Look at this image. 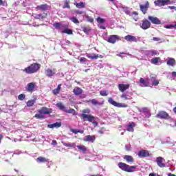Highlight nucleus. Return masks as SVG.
<instances>
[{
	"instance_id": "obj_1",
	"label": "nucleus",
	"mask_w": 176,
	"mask_h": 176,
	"mask_svg": "<svg viewBox=\"0 0 176 176\" xmlns=\"http://www.w3.org/2000/svg\"><path fill=\"white\" fill-rule=\"evenodd\" d=\"M41 68V64L39 63H33L31 65L25 67L23 69V72L26 74H35V72H38V70Z\"/></svg>"
},
{
	"instance_id": "obj_2",
	"label": "nucleus",
	"mask_w": 176,
	"mask_h": 176,
	"mask_svg": "<svg viewBox=\"0 0 176 176\" xmlns=\"http://www.w3.org/2000/svg\"><path fill=\"white\" fill-rule=\"evenodd\" d=\"M118 167L122 170V171H126V173H134L135 168H137V166H130L123 162L118 163Z\"/></svg>"
},
{
	"instance_id": "obj_3",
	"label": "nucleus",
	"mask_w": 176,
	"mask_h": 176,
	"mask_svg": "<svg viewBox=\"0 0 176 176\" xmlns=\"http://www.w3.org/2000/svg\"><path fill=\"white\" fill-rule=\"evenodd\" d=\"M108 102H109V104H111V105H113L117 108H127V107H129V105L125 103L116 102V101L113 100L112 98H109Z\"/></svg>"
},
{
	"instance_id": "obj_4",
	"label": "nucleus",
	"mask_w": 176,
	"mask_h": 176,
	"mask_svg": "<svg viewBox=\"0 0 176 176\" xmlns=\"http://www.w3.org/2000/svg\"><path fill=\"white\" fill-rule=\"evenodd\" d=\"M81 119H82L84 122H93V120H96V117L90 114H81Z\"/></svg>"
},
{
	"instance_id": "obj_5",
	"label": "nucleus",
	"mask_w": 176,
	"mask_h": 176,
	"mask_svg": "<svg viewBox=\"0 0 176 176\" xmlns=\"http://www.w3.org/2000/svg\"><path fill=\"white\" fill-rule=\"evenodd\" d=\"M168 2H170V0H156L154 1V5L155 6H164L168 5Z\"/></svg>"
},
{
	"instance_id": "obj_6",
	"label": "nucleus",
	"mask_w": 176,
	"mask_h": 176,
	"mask_svg": "<svg viewBox=\"0 0 176 176\" xmlns=\"http://www.w3.org/2000/svg\"><path fill=\"white\" fill-rule=\"evenodd\" d=\"M45 74L46 76L52 78V76H54V75H56V69L47 68L45 70Z\"/></svg>"
},
{
	"instance_id": "obj_7",
	"label": "nucleus",
	"mask_w": 176,
	"mask_h": 176,
	"mask_svg": "<svg viewBox=\"0 0 176 176\" xmlns=\"http://www.w3.org/2000/svg\"><path fill=\"white\" fill-rule=\"evenodd\" d=\"M164 162H166V160H164V158L162 157H157L156 158V162L157 166H159V167H161V168L166 167V164H164Z\"/></svg>"
},
{
	"instance_id": "obj_8",
	"label": "nucleus",
	"mask_w": 176,
	"mask_h": 176,
	"mask_svg": "<svg viewBox=\"0 0 176 176\" xmlns=\"http://www.w3.org/2000/svg\"><path fill=\"white\" fill-rule=\"evenodd\" d=\"M118 89L120 91L124 93V91H126V90H129V89H130V84H120L118 85Z\"/></svg>"
},
{
	"instance_id": "obj_9",
	"label": "nucleus",
	"mask_w": 176,
	"mask_h": 176,
	"mask_svg": "<svg viewBox=\"0 0 176 176\" xmlns=\"http://www.w3.org/2000/svg\"><path fill=\"white\" fill-rule=\"evenodd\" d=\"M156 117L160 119H168V113L166 111H160L157 114Z\"/></svg>"
},
{
	"instance_id": "obj_10",
	"label": "nucleus",
	"mask_w": 176,
	"mask_h": 176,
	"mask_svg": "<svg viewBox=\"0 0 176 176\" xmlns=\"http://www.w3.org/2000/svg\"><path fill=\"white\" fill-rule=\"evenodd\" d=\"M151 27V22L148 20L143 21L142 24H140V28H142V30H148Z\"/></svg>"
},
{
	"instance_id": "obj_11",
	"label": "nucleus",
	"mask_w": 176,
	"mask_h": 176,
	"mask_svg": "<svg viewBox=\"0 0 176 176\" xmlns=\"http://www.w3.org/2000/svg\"><path fill=\"white\" fill-rule=\"evenodd\" d=\"M140 10L145 14L148 10V8H149V3L147 1L145 4H142L140 6Z\"/></svg>"
},
{
	"instance_id": "obj_12",
	"label": "nucleus",
	"mask_w": 176,
	"mask_h": 176,
	"mask_svg": "<svg viewBox=\"0 0 176 176\" xmlns=\"http://www.w3.org/2000/svg\"><path fill=\"white\" fill-rule=\"evenodd\" d=\"M119 39L117 35H111L109 37L107 42L109 43H116V41Z\"/></svg>"
},
{
	"instance_id": "obj_13",
	"label": "nucleus",
	"mask_w": 176,
	"mask_h": 176,
	"mask_svg": "<svg viewBox=\"0 0 176 176\" xmlns=\"http://www.w3.org/2000/svg\"><path fill=\"white\" fill-rule=\"evenodd\" d=\"M38 113H41V115H47L50 113V109L47 107H42L38 110Z\"/></svg>"
},
{
	"instance_id": "obj_14",
	"label": "nucleus",
	"mask_w": 176,
	"mask_h": 176,
	"mask_svg": "<svg viewBox=\"0 0 176 176\" xmlns=\"http://www.w3.org/2000/svg\"><path fill=\"white\" fill-rule=\"evenodd\" d=\"M34 89H35V83L34 82H30L28 84L26 87V90L29 93H32L34 91Z\"/></svg>"
},
{
	"instance_id": "obj_15",
	"label": "nucleus",
	"mask_w": 176,
	"mask_h": 176,
	"mask_svg": "<svg viewBox=\"0 0 176 176\" xmlns=\"http://www.w3.org/2000/svg\"><path fill=\"white\" fill-rule=\"evenodd\" d=\"M125 41H127V42H137V37L131 35H127L124 36Z\"/></svg>"
},
{
	"instance_id": "obj_16",
	"label": "nucleus",
	"mask_w": 176,
	"mask_h": 176,
	"mask_svg": "<svg viewBox=\"0 0 176 176\" xmlns=\"http://www.w3.org/2000/svg\"><path fill=\"white\" fill-rule=\"evenodd\" d=\"M83 141L85 142H93L94 141H96V136L87 135L83 138Z\"/></svg>"
},
{
	"instance_id": "obj_17",
	"label": "nucleus",
	"mask_w": 176,
	"mask_h": 176,
	"mask_svg": "<svg viewBox=\"0 0 176 176\" xmlns=\"http://www.w3.org/2000/svg\"><path fill=\"white\" fill-rule=\"evenodd\" d=\"M138 155L139 157H146L147 156H149V152L146 150H142L138 152Z\"/></svg>"
},
{
	"instance_id": "obj_18",
	"label": "nucleus",
	"mask_w": 176,
	"mask_h": 176,
	"mask_svg": "<svg viewBox=\"0 0 176 176\" xmlns=\"http://www.w3.org/2000/svg\"><path fill=\"white\" fill-rule=\"evenodd\" d=\"M36 9L37 10H42L43 12L45 11V10H49V5L43 4V5L37 6L36 7Z\"/></svg>"
},
{
	"instance_id": "obj_19",
	"label": "nucleus",
	"mask_w": 176,
	"mask_h": 176,
	"mask_svg": "<svg viewBox=\"0 0 176 176\" xmlns=\"http://www.w3.org/2000/svg\"><path fill=\"white\" fill-rule=\"evenodd\" d=\"M135 127V123L134 122H129L127 125L126 131H129L131 133L134 132V128Z\"/></svg>"
},
{
	"instance_id": "obj_20",
	"label": "nucleus",
	"mask_w": 176,
	"mask_h": 176,
	"mask_svg": "<svg viewBox=\"0 0 176 176\" xmlns=\"http://www.w3.org/2000/svg\"><path fill=\"white\" fill-rule=\"evenodd\" d=\"M140 86L142 87H148L149 86V81L148 80H144V78H141L140 79Z\"/></svg>"
},
{
	"instance_id": "obj_21",
	"label": "nucleus",
	"mask_w": 176,
	"mask_h": 176,
	"mask_svg": "<svg viewBox=\"0 0 176 176\" xmlns=\"http://www.w3.org/2000/svg\"><path fill=\"white\" fill-rule=\"evenodd\" d=\"M148 20H150L153 24H160L161 23L159 18L155 16H148Z\"/></svg>"
},
{
	"instance_id": "obj_22",
	"label": "nucleus",
	"mask_w": 176,
	"mask_h": 176,
	"mask_svg": "<svg viewBox=\"0 0 176 176\" xmlns=\"http://www.w3.org/2000/svg\"><path fill=\"white\" fill-rule=\"evenodd\" d=\"M73 93L75 96H79V94H82V93H83V89L78 87H75L73 90Z\"/></svg>"
},
{
	"instance_id": "obj_23",
	"label": "nucleus",
	"mask_w": 176,
	"mask_h": 176,
	"mask_svg": "<svg viewBox=\"0 0 176 176\" xmlns=\"http://www.w3.org/2000/svg\"><path fill=\"white\" fill-rule=\"evenodd\" d=\"M47 127L49 129H58V127H61L60 122H56L54 124H48Z\"/></svg>"
},
{
	"instance_id": "obj_24",
	"label": "nucleus",
	"mask_w": 176,
	"mask_h": 176,
	"mask_svg": "<svg viewBox=\"0 0 176 176\" xmlns=\"http://www.w3.org/2000/svg\"><path fill=\"white\" fill-rule=\"evenodd\" d=\"M124 159L128 163H133V162H134V158H133V157H131V155H124Z\"/></svg>"
},
{
	"instance_id": "obj_25",
	"label": "nucleus",
	"mask_w": 176,
	"mask_h": 176,
	"mask_svg": "<svg viewBox=\"0 0 176 176\" xmlns=\"http://www.w3.org/2000/svg\"><path fill=\"white\" fill-rule=\"evenodd\" d=\"M62 144L64 145V146H67V148H74V149H76L75 143L62 142Z\"/></svg>"
},
{
	"instance_id": "obj_26",
	"label": "nucleus",
	"mask_w": 176,
	"mask_h": 176,
	"mask_svg": "<svg viewBox=\"0 0 176 176\" xmlns=\"http://www.w3.org/2000/svg\"><path fill=\"white\" fill-rule=\"evenodd\" d=\"M87 57H88V58H91V60H97V58H98V54H87Z\"/></svg>"
},
{
	"instance_id": "obj_27",
	"label": "nucleus",
	"mask_w": 176,
	"mask_h": 176,
	"mask_svg": "<svg viewBox=\"0 0 176 176\" xmlns=\"http://www.w3.org/2000/svg\"><path fill=\"white\" fill-rule=\"evenodd\" d=\"M36 162L38 163H46V162H49V160L47 159V158H45L43 157H38L37 159H36Z\"/></svg>"
},
{
	"instance_id": "obj_28",
	"label": "nucleus",
	"mask_w": 176,
	"mask_h": 176,
	"mask_svg": "<svg viewBox=\"0 0 176 176\" xmlns=\"http://www.w3.org/2000/svg\"><path fill=\"white\" fill-rule=\"evenodd\" d=\"M167 64L168 65H170V67H174V65H175V59L173 58H169L167 61Z\"/></svg>"
},
{
	"instance_id": "obj_29",
	"label": "nucleus",
	"mask_w": 176,
	"mask_h": 176,
	"mask_svg": "<svg viewBox=\"0 0 176 176\" xmlns=\"http://www.w3.org/2000/svg\"><path fill=\"white\" fill-rule=\"evenodd\" d=\"M88 102H91V104H93V105H102V104H104V102H99L96 99H92V100L88 101Z\"/></svg>"
},
{
	"instance_id": "obj_30",
	"label": "nucleus",
	"mask_w": 176,
	"mask_h": 176,
	"mask_svg": "<svg viewBox=\"0 0 176 176\" xmlns=\"http://www.w3.org/2000/svg\"><path fill=\"white\" fill-rule=\"evenodd\" d=\"M56 107L59 108V109H60L61 111H63L64 112H65V109H67L65 106H64L61 102L57 103Z\"/></svg>"
},
{
	"instance_id": "obj_31",
	"label": "nucleus",
	"mask_w": 176,
	"mask_h": 176,
	"mask_svg": "<svg viewBox=\"0 0 176 176\" xmlns=\"http://www.w3.org/2000/svg\"><path fill=\"white\" fill-rule=\"evenodd\" d=\"M160 61V58L155 57L151 59V64H155V65H157V63Z\"/></svg>"
},
{
	"instance_id": "obj_32",
	"label": "nucleus",
	"mask_w": 176,
	"mask_h": 176,
	"mask_svg": "<svg viewBox=\"0 0 176 176\" xmlns=\"http://www.w3.org/2000/svg\"><path fill=\"white\" fill-rule=\"evenodd\" d=\"M121 98H122L123 100H124V101H127V100H131V97H130L129 96H128L127 94H126L125 93H123L121 95Z\"/></svg>"
},
{
	"instance_id": "obj_33",
	"label": "nucleus",
	"mask_w": 176,
	"mask_h": 176,
	"mask_svg": "<svg viewBox=\"0 0 176 176\" xmlns=\"http://www.w3.org/2000/svg\"><path fill=\"white\" fill-rule=\"evenodd\" d=\"M96 21H97L98 23L99 24H104L105 23V19H102L100 16H98L96 19Z\"/></svg>"
},
{
	"instance_id": "obj_34",
	"label": "nucleus",
	"mask_w": 176,
	"mask_h": 176,
	"mask_svg": "<svg viewBox=\"0 0 176 176\" xmlns=\"http://www.w3.org/2000/svg\"><path fill=\"white\" fill-rule=\"evenodd\" d=\"M71 6H69V0H65V3L63 6V9H69Z\"/></svg>"
},
{
	"instance_id": "obj_35",
	"label": "nucleus",
	"mask_w": 176,
	"mask_h": 176,
	"mask_svg": "<svg viewBox=\"0 0 176 176\" xmlns=\"http://www.w3.org/2000/svg\"><path fill=\"white\" fill-rule=\"evenodd\" d=\"M33 16H34V19H40L41 20H43V19L46 18V16L42 15V14H34Z\"/></svg>"
},
{
	"instance_id": "obj_36",
	"label": "nucleus",
	"mask_w": 176,
	"mask_h": 176,
	"mask_svg": "<svg viewBox=\"0 0 176 176\" xmlns=\"http://www.w3.org/2000/svg\"><path fill=\"white\" fill-rule=\"evenodd\" d=\"M77 148L78 149H79V151H82V152H86V151H87V148H86V146L83 145L77 146Z\"/></svg>"
},
{
	"instance_id": "obj_37",
	"label": "nucleus",
	"mask_w": 176,
	"mask_h": 176,
	"mask_svg": "<svg viewBox=\"0 0 176 176\" xmlns=\"http://www.w3.org/2000/svg\"><path fill=\"white\" fill-rule=\"evenodd\" d=\"M65 112H67V113H72V115H75L76 111L74 109H65Z\"/></svg>"
},
{
	"instance_id": "obj_38",
	"label": "nucleus",
	"mask_w": 176,
	"mask_h": 176,
	"mask_svg": "<svg viewBox=\"0 0 176 176\" xmlns=\"http://www.w3.org/2000/svg\"><path fill=\"white\" fill-rule=\"evenodd\" d=\"M63 34H67V35H72L73 32L71 30H69L68 28L63 30L62 31Z\"/></svg>"
},
{
	"instance_id": "obj_39",
	"label": "nucleus",
	"mask_w": 176,
	"mask_h": 176,
	"mask_svg": "<svg viewBox=\"0 0 176 176\" xmlns=\"http://www.w3.org/2000/svg\"><path fill=\"white\" fill-rule=\"evenodd\" d=\"M74 5L78 8H85V3L83 2L75 3Z\"/></svg>"
},
{
	"instance_id": "obj_40",
	"label": "nucleus",
	"mask_w": 176,
	"mask_h": 176,
	"mask_svg": "<svg viewBox=\"0 0 176 176\" xmlns=\"http://www.w3.org/2000/svg\"><path fill=\"white\" fill-rule=\"evenodd\" d=\"M153 40L155 42H159V43H162V42H164V40L163 38H160L159 37H153Z\"/></svg>"
},
{
	"instance_id": "obj_41",
	"label": "nucleus",
	"mask_w": 176,
	"mask_h": 176,
	"mask_svg": "<svg viewBox=\"0 0 176 176\" xmlns=\"http://www.w3.org/2000/svg\"><path fill=\"white\" fill-rule=\"evenodd\" d=\"M70 20L72 23H74V24H79V20H78L75 16L70 18Z\"/></svg>"
},
{
	"instance_id": "obj_42",
	"label": "nucleus",
	"mask_w": 176,
	"mask_h": 176,
	"mask_svg": "<svg viewBox=\"0 0 176 176\" xmlns=\"http://www.w3.org/2000/svg\"><path fill=\"white\" fill-rule=\"evenodd\" d=\"M159 54L156 50H150V57H153V56H157Z\"/></svg>"
},
{
	"instance_id": "obj_43",
	"label": "nucleus",
	"mask_w": 176,
	"mask_h": 176,
	"mask_svg": "<svg viewBox=\"0 0 176 176\" xmlns=\"http://www.w3.org/2000/svg\"><path fill=\"white\" fill-rule=\"evenodd\" d=\"M35 104V100H30L27 102V107H32Z\"/></svg>"
},
{
	"instance_id": "obj_44",
	"label": "nucleus",
	"mask_w": 176,
	"mask_h": 176,
	"mask_svg": "<svg viewBox=\"0 0 176 176\" xmlns=\"http://www.w3.org/2000/svg\"><path fill=\"white\" fill-rule=\"evenodd\" d=\"M67 28H68V25L63 24L60 25L59 30L63 32V31H64V30H67Z\"/></svg>"
},
{
	"instance_id": "obj_45",
	"label": "nucleus",
	"mask_w": 176,
	"mask_h": 176,
	"mask_svg": "<svg viewBox=\"0 0 176 176\" xmlns=\"http://www.w3.org/2000/svg\"><path fill=\"white\" fill-rule=\"evenodd\" d=\"M90 28L87 27V28H82V31L83 32H85V34H89V32H90Z\"/></svg>"
},
{
	"instance_id": "obj_46",
	"label": "nucleus",
	"mask_w": 176,
	"mask_h": 176,
	"mask_svg": "<svg viewBox=\"0 0 176 176\" xmlns=\"http://www.w3.org/2000/svg\"><path fill=\"white\" fill-rule=\"evenodd\" d=\"M100 96H102L103 97H105V96H108V91H100Z\"/></svg>"
},
{
	"instance_id": "obj_47",
	"label": "nucleus",
	"mask_w": 176,
	"mask_h": 176,
	"mask_svg": "<svg viewBox=\"0 0 176 176\" xmlns=\"http://www.w3.org/2000/svg\"><path fill=\"white\" fill-rule=\"evenodd\" d=\"M89 113H90V110L89 109L82 110V115H89Z\"/></svg>"
},
{
	"instance_id": "obj_48",
	"label": "nucleus",
	"mask_w": 176,
	"mask_h": 176,
	"mask_svg": "<svg viewBox=\"0 0 176 176\" xmlns=\"http://www.w3.org/2000/svg\"><path fill=\"white\" fill-rule=\"evenodd\" d=\"M164 28H166L167 30H172L173 28H175V26L174 25H168L164 26Z\"/></svg>"
},
{
	"instance_id": "obj_49",
	"label": "nucleus",
	"mask_w": 176,
	"mask_h": 176,
	"mask_svg": "<svg viewBox=\"0 0 176 176\" xmlns=\"http://www.w3.org/2000/svg\"><path fill=\"white\" fill-rule=\"evenodd\" d=\"M0 6H8V3L5 1L0 0Z\"/></svg>"
},
{
	"instance_id": "obj_50",
	"label": "nucleus",
	"mask_w": 176,
	"mask_h": 176,
	"mask_svg": "<svg viewBox=\"0 0 176 176\" xmlns=\"http://www.w3.org/2000/svg\"><path fill=\"white\" fill-rule=\"evenodd\" d=\"M18 98H19V100H20L21 101H23V100H25V95H24V94H20V95L18 96Z\"/></svg>"
},
{
	"instance_id": "obj_51",
	"label": "nucleus",
	"mask_w": 176,
	"mask_h": 176,
	"mask_svg": "<svg viewBox=\"0 0 176 176\" xmlns=\"http://www.w3.org/2000/svg\"><path fill=\"white\" fill-rule=\"evenodd\" d=\"M87 19V21H89V23H93L94 21V19L89 16H85Z\"/></svg>"
},
{
	"instance_id": "obj_52",
	"label": "nucleus",
	"mask_w": 176,
	"mask_h": 176,
	"mask_svg": "<svg viewBox=\"0 0 176 176\" xmlns=\"http://www.w3.org/2000/svg\"><path fill=\"white\" fill-rule=\"evenodd\" d=\"M143 53L145 54V56H148V57H151V50L144 51Z\"/></svg>"
},
{
	"instance_id": "obj_53",
	"label": "nucleus",
	"mask_w": 176,
	"mask_h": 176,
	"mask_svg": "<svg viewBox=\"0 0 176 176\" xmlns=\"http://www.w3.org/2000/svg\"><path fill=\"white\" fill-rule=\"evenodd\" d=\"M34 118H36V119H42V118H43V116L41 113L35 114Z\"/></svg>"
},
{
	"instance_id": "obj_54",
	"label": "nucleus",
	"mask_w": 176,
	"mask_h": 176,
	"mask_svg": "<svg viewBox=\"0 0 176 176\" xmlns=\"http://www.w3.org/2000/svg\"><path fill=\"white\" fill-rule=\"evenodd\" d=\"M58 93H60V91L57 88L53 90V94L55 96H56V94H58Z\"/></svg>"
},
{
	"instance_id": "obj_55",
	"label": "nucleus",
	"mask_w": 176,
	"mask_h": 176,
	"mask_svg": "<svg viewBox=\"0 0 176 176\" xmlns=\"http://www.w3.org/2000/svg\"><path fill=\"white\" fill-rule=\"evenodd\" d=\"M61 24H60L59 23H56L55 24H54V27H55V28H59L60 27Z\"/></svg>"
},
{
	"instance_id": "obj_56",
	"label": "nucleus",
	"mask_w": 176,
	"mask_h": 176,
	"mask_svg": "<svg viewBox=\"0 0 176 176\" xmlns=\"http://www.w3.org/2000/svg\"><path fill=\"white\" fill-rule=\"evenodd\" d=\"M159 85V80H155L153 82V86H157Z\"/></svg>"
},
{
	"instance_id": "obj_57",
	"label": "nucleus",
	"mask_w": 176,
	"mask_h": 176,
	"mask_svg": "<svg viewBox=\"0 0 176 176\" xmlns=\"http://www.w3.org/2000/svg\"><path fill=\"white\" fill-rule=\"evenodd\" d=\"M91 123H92L94 126V127H96L98 126V123L96 121V120L91 121Z\"/></svg>"
},
{
	"instance_id": "obj_58",
	"label": "nucleus",
	"mask_w": 176,
	"mask_h": 176,
	"mask_svg": "<svg viewBox=\"0 0 176 176\" xmlns=\"http://www.w3.org/2000/svg\"><path fill=\"white\" fill-rule=\"evenodd\" d=\"M70 131H72V133H74V134H78V130L76 129H71Z\"/></svg>"
},
{
	"instance_id": "obj_59",
	"label": "nucleus",
	"mask_w": 176,
	"mask_h": 176,
	"mask_svg": "<svg viewBox=\"0 0 176 176\" xmlns=\"http://www.w3.org/2000/svg\"><path fill=\"white\" fill-rule=\"evenodd\" d=\"M168 9H170L171 10H176L175 6H168Z\"/></svg>"
},
{
	"instance_id": "obj_60",
	"label": "nucleus",
	"mask_w": 176,
	"mask_h": 176,
	"mask_svg": "<svg viewBox=\"0 0 176 176\" xmlns=\"http://www.w3.org/2000/svg\"><path fill=\"white\" fill-rule=\"evenodd\" d=\"M80 63L86 62V58H85V57L80 58Z\"/></svg>"
},
{
	"instance_id": "obj_61",
	"label": "nucleus",
	"mask_w": 176,
	"mask_h": 176,
	"mask_svg": "<svg viewBox=\"0 0 176 176\" xmlns=\"http://www.w3.org/2000/svg\"><path fill=\"white\" fill-rule=\"evenodd\" d=\"M76 13L77 14H82L83 13V11L76 10Z\"/></svg>"
},
{
	"instance_id": "obj_62",
	"label": "nucleus",
	"mask_w": 176,
	"mask_h": 176,
	"mask_svg": "<svg viewBox=\"0 0 176 176\" xmlns=\"http://www.w3.org/2000/svg\"><path fill=\"white\" fill-rule=\"evenodd\" d=\"M52 144V145H57V142L56 140H53Z\"/></svg>"
},
{
	"instance_id": "obj_63",
	"label": "nucleus",
	"mask_w": 176,
	"mask_h": 176,
	"mask_svg": "<svg viewBox=\"0 0 176 176\" xmlns=\"http://www.w3.org/2000/svg\"><path fill=\"white\" fill-rule=\"evenodd\" d=\"M157 175L155 174V173H150L149 176H157Z\"/></svg>"
},
{
	"instance_id": "obj_64",
	"label": "nucleus",
	"mask_w": 176,
	"mask_h": 176,
	"mask_svg": "<svg viewBox=\"0 0 176 176\" xmlns=\"http://www.w3.org/2000/svg\"><path fill=\"white\" fill-rule=\"evenodd\" d=\"M168 176H176L175 175L173 174V173H168Z\"/></svg>"
}]
</instances>
